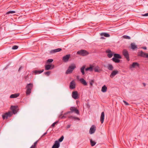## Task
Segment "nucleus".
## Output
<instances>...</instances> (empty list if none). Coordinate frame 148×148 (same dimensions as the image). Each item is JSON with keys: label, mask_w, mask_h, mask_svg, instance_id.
<instances>
[{"label": "nucleus", "mask_w": 148, "mask_h": 148, "mask_svg": "<svg viewBox=\"0 0 148 148\" xmlns=\"http://www.w3.org/2000/svg\"><path fill=\"white\" fill-rule=\"evenodd\" d=\"M107 88L106 85H104L102 87L101 91L103 92H106L107 90Z\"/></svg>", "instance_id": "obj_27"}, {"label": "nucleus", "mask_w": 148, "mask_h": 148, "mask_svg": "<svg viewBox=\"0 0 148 148\" xmlns=\"http://www.w3.org/2000/svg\"><path fill=\"white\" fill-rule=\"evenodd\" d=\"M72 97L74 99H77L79 98L78 92L76 91H74L72 92Z\"/></svg>", "instance_id": "obj_9"}, {"label": "nucleus", "mask_w": 148, "mask_h": 148, "mask_svg": "<svg viewBox=\"0 0 148 148\" xmlns=\"http://www.w3.org/2000/svg\"><path fill=\"white\" fill-rule=\"evenodd\" d=\"M47 132H46L44 133L43 135H42V136L41 137H42L43 136H45L46 134H47Z\"/></svg>", "instance_id": "obj_49"}, {"label": "nucleus", "mask_w": 148, "mask_h": 148, "mask_svg": "<svg viewBox=\"0 0 148 148\" xmlns=\"http://www.w3.org/2000/svg\"><path fill=\"white\" fill-rule=\"evenodd\" d=\"M44 71V69H42L40 70H34L33 71V72L35 75H36L41 73L43 72Z\"/></svg>", "instance_id": "obj_23"}, {"label": "nucleus", "mask_w": 148, "mask_h": 148, "mask_svg": "<svg viewBox=\"0 0 148 148\" xmlns=\"http://www.w3.org/2000/svg\"><path fill=\"white\" fill-rule=\"evenodd\" d=\"M94 83V81L93 80H92L90 82V84L91 86H92L93 85V83Z\"/></svg>", "instance_id": "obj_40"}, {"label": "nucleus", "mask_w": 148, "mask_h": 148, "mask_svg": "<svg viewBox=\"0 0 148 148\" xmlns=\"http://www.w3.org/2000/svg\"><path fill=\"white\" fill-rule=\"evenodd\" d=\"M24 78L25 79H27L28 78V75H27L25 76Z\"/></svg>", "instance_id": "obj_45"}, {"label": "nucleus", "mask_w": 148, "mask_h": 148, "mask_svg": "<svg viewBox=\"0 0 148 148\" xmlns=\"http://www.w3.org/2000/svg\"><path fill=\"white\" fill-rule=\"evenodd\" d=\"M113 56L114 57L112 58V60L115 63L120 62V60L119 59L121 58V55L119 54L114 53Z\"/></svg>", "instance_id": "obj_2"}, {"label": "nucleus", "mask_w": 148, "mask_h": 148, "mask_svg": "<svg viewBox=\"0 0 148 148\" xmlns=\"http://www.w3.org/2000/svg\"><path fill=\"white\" fill-rule=\"evenodd\" d=\"M100 35L102 36H104L106 37H108L110 36V35L109 34L105 32H103L101 33Z\"/></svg>", "instance_id": "obj_25"}, {"label": "nucleus", "mask_w": 148, "mask_h": 148, "mask_svg": "<svg viewBox=\"0 0 148 148\" xmlns=\"http://www.w3.org/2000/svg\"><path fill=\"white\" fill-rule=\"evenodd\" d=\"M36 146H35L34 145H32L30 148H35Z\"/></svg>", "instance_id": "obj_47"}, {"label": "nucleus", "mask_w": 148, "mask_h": 148, "mask_svg": "<svg viewBox=\"0 0 148 148\" xmlns=\"http://www.w3.org/2000/svg\"><path fill=\"white\" fill-rule=\"evenodd\" d=\"M142 15L143 16H148V13H146L145 14H142Z\"/></svg>", "instance_id": "obj_43"}, {"label": "nucleus", "mask_w": 148, "mask_h": 148, "mask_svg": "<svg viewBox=\"0 0 148 148\" xmlns=\"http://www.w3.org/2000/svg\"><path fill=\"white\" fill-rule=\"evenodd\" d=\"M51 73L50 71H48L44 73V74L47 76H49V75Z\"/></svg>", "instance_id": "obj_38"}, {"label": "nucleus", "mask_w": 148, "mask_h": 148, "mask_svg": "<svg viewBox=\"0 0 148 148\" xmlns=\"http://www.w3.org/2000/svg\"><path fill=\"white\" fill-rule=\"evenodd\" d=\"M15 12H16L15 11H9L7 12L6 13V14H10L14 13Z\"/></svg>", "instance_id": "obj_33"}, {"label": "nucleus", "mask_w": 148, "mask_h": 148, "mask_svg": "<svg viewBox=\"0 0 148 148\" xmlns=\"http://www.w3.org/2000/svg\"><path fill=\"white\" fill-rule=\"evenodd\" d=\"M18 48V46L17 45H14L12 47V49L13 50L17 49Z\"/></svg>", "instance_id": "obj_39"}, {"label": "nucleus", "mask_w": 148, "mask_h": 148, "mask_svg": "<svg viewBox=\"0 0 148 148\" xmlns=\"http://www.w3.org/2000/svg\"><path fill=\"white\" fill-rule=\"evenodd\" d=\"M99 67L98 66H96L94 68V70L95 72L99 73L101 70L99 69Z\"/></svg>", "instance_id": "obj_30"}, {"label": "nucleus", "mask_w": 148, "mask_h": 148, "mask_svg": "<svg viewBox=\"0 0 148 148\" xmlns=\"http://www.w3.org/2000/svg\"><path fill=\"white\" fill-rule=\"evenodd\" d=\"M131 49L133 50H135L137 48V45H136L134 43H132L131 44Z\"/></svg>", "instance_id": "obj_21"}, {"label": "nucleus", "mask_w": 148, "mask_h": 148, "mask_svg": "<svg viewBox=\"0 0 148 148\" xmlns=\"http://www.w3.org/2000/svg\"><path fill=\"white\" fill-rule=\"evenodd\" d=\"M138 56L148 59V53L144 52L142 51L138 53Z\"/></svg>", "instance_id": "obj_7"}, {"label": "nucleus", "mask_w": 148, "mask_h": 148, "mask_svg": "<svg viewBox=\"0 0 148 148\" xmlns=\"http://www.w3.org/2000/svg\"><path fill=\"white\" fill-rule=\"evenodd\" d=\"M119 71L117 70H115L113 71L110 75V77L111 78H113L116 75L118 74Z\"/></svg>", "instance_id": "obj_14"}, {"label": "nucleus", "mask_w": 148, "mask_h": 148, "mask_svg": "<svg viewBox=\"0 0 148 148\" xmlns=\"http://www.w3.org/2000/svg\"><path fill=\"white\" fill-rule=\"evenodd\" d=\"M90 143L91 145L92 146H94L96 144V142H95V141L92 140L91 139L90 140Z\"/></svg>", "instance_id": "obj_32"}, {"label": "nucleus", "mask_w": 148, "mask_h": 148, "mask_svg": "<svg viewBox=\"0 0 148 148\" xmlns=\"http://www.w3.org/2000/svg\"><path fill=\"white\" fill-rule=\"evenodd\" d=\"M101 39H104V37H101Z\"/></svg>", "instance_id": "obj_52"}, {"label": "nucleus", "mask_w": 148, "mask_h": 148, "mask_svg": "<svg viewBox=\"0 0 148 148\" xmlns=\"http://www.w3.org/2000/svg\"><path fill=\"white\" fill-rule=\"evenodd\" d=\"M79 81L82 84L84 85V86H86L87 85V83L85 80L84 79L82 78L79 79Z\"/></svg>", "instance_id": "obj_24"}, {"label": "nucleus", "mask_w": 148, "mask_h": 148, "mask_svg": "<svg viewBox=\"0 0 148 148\" xmlns=\"http://www.w3.org/2000/svg\"><path fill=\"white\" fill-rule=\"evenodd\" d=\"M70 110H71V113L72 112H74L77 114H79V111L75 107H71L70 108Z\"/></svg>", "instance_id": "obj_12"}, {"label": "nucleus", "mask_w": 148, "mask_h": 148, "mask_svg": "<svg viewBox=\"0 0 148 148\" xmlns=\"http://www.w3.org/2000/svg\"><path fill=\"white\" fill-rule=\"evenodd\" d=\"M107 69L110 71H112L114 67L112 64H109L107 66Z\"/></svg>", "instance_id": "obj_26"}, {"label": "nucleus", "mask_w": 148, "mask_h": 148, "mask_svg": "<svg viewBox=\"0 0 148 148\" xmlns=\"http://www.w3.org/2000/svg\"><path fill=\"white\" fill-rule=\"evenodd\" d=\"M64 138V137L63 136H62L61 137L58 139V141L59 142H62Z\"/></svg>", "instance_id": "obj_34"}, {"label": "nucleus", "mask_w": 148, "mask_h": 148, "mask_svg": "<svg viewBox=\"0 0 148 148\" xmlns=\"http://www.w3.org/2000/svg\"><path fill=\"white\" fill-rule=\"evenodd\" d=\"M77 54L82 56H84L87 55L89 54L88 52L85 50L82 49L78 51Z\"/></svg>", "instance_id": "obj_5"}, {"label": "nucleus", "mask_w": 148, "mask_h": 148, "mask_svg": "<svg viewBox=\"0 0 148 148\" xmlns=\"http://www.w3.org/2000/svg\"><path fill=\"white\" fill-rule=\"evenodd\" d=\"M59 121H56V122H55L54 123H53L51 125V126L52 127H54L55 126V125L56 124H57L58 123Z\"/></svg>", "instance_id": "obj_36"}, {"label": "nucleus", "mask_w": 148, "mask_h": 148, "mask_svg": "<svg viewBox=\"0 0 148 148\" xmlns=\"http://www.w3.org/2000/svg\"><path fill=\"white\" fill-rule=\"evenodd\" d=\"M71 125H67L66 128L67 129L71 127Z\"/></svg>", "instance_id": "obj_46"}, {"label": "nucleus", "mask_w": 148, "mask_h": 148, "mask_svg": "<svg viewBox=\"0 0 148 148\" xmlns=\"http://www.w3.org/2000/svg\"><path fill=\"white\" fill-rule=\"evenodd\" d=\"M139 64L137 62H134L132 63V65H130V68H134L136 66L139 67Z\"/></svg>", "instance_id": "obj_19"}, {"label": "nucleus", "mask_w": 148, "mask_h": 148, "mask_svg": "<svg viewBox=\"0 0 148 148\" xmlns=\"http://www.w3.org/2000/svg\"><path fill=\"white\" fill-rule=\"evenodd\" d=\"M62 114H60L59 116V118H60V119H61V117L62 116Z\"/></svg>", "instance_id": "obj_50"}, {"label": "nucleus", "mask_w": 148, "mask_h": 148, "mask_svg": "<svg viewBox=\"0 0 148 148\" xmlns=\"http://www.w3.org/2000/svg\"><path fill=\"white\" fill-rule=\"evenodd\" d=\"M38 141L37 140V141H36V142H35L34 143V145L35 146H36V145H37Z\"/></svg>", "instance_id": "obj_44"}, {"label": "nucleus", "mask_w": 148, "mask_h": 148, "mask_svg": "<svg viewBox=\"0 0 148 148\" xmlns=\"http://www.w3.org/2000/svg\"><path fill=\"white\" fill-rule=\"evenodd\" d=\"M96 130V127L94 125H92L90 128L89 130V133L90 134L94 133Z\"/></svg>", "instance_id": "obj_13"}, {"label": "nucleus", "mask_w": 148, "mask_h": 148, "mask_svg": "<svg viewBox=\"0 0 148 148\" xmlns=\"http://www.w3.org/2000/svg\"><path fill=\"white\" fill-rule=\"evenodd\" d=\"M76 67V66L74 64L68 67V69L66 70V73L68 74L71 73Z\"/></svg>", "instance_id": "obj_4"}, {"label": "nucleus", "mask_w": 148, "mask_h": 148, "mask_svg": "<svg viewBox=\"0 0 148 148\" xmlns=\"http://www.w3.org/2000/svg\"><path fill=\"white\" fill-rule=\"evenodd\" d=\"M104 113L103 112L101 113L100 117V121L101 123H103V122L104 119Z\"/></svg>", "instance_id": "obj_20"}, {"label": "nucleus", "mask_w": 148, "mask_h": 148, "mask_svg": "<svg viewBox=\"0 0 148 148\" xmlns=\"http://www.w3.org/2000/svg\"><path fill=\"white\" fill-rule=\"evenodd\" d=\"M142 48L143 49H145V50H146L147 49V47H142Z\"/></svg>", "instance_id": "obj_48"}, {"label": "nucleus", "mask_w": 148, "mask_h": 148, "mask_svg": "<svg viewBox=\"0 0 148 148\" xmlns=\"http://www.w3.org/2000/svg\"><path fill=\"white\" fill-rule=\"evenodd\" d=\"M77 78L78 79L79 78V76H77Z\"/></svg>", "instance_id": "obj_53"}, {"label": "nucleus", "mask_w": 148, "mask_h": 148, "mask_svg": "<svg viewBox=\"0 0 148 148\" xmlns=\"http://www.w3.org/2000/svg\"><path fill=\"white\" fill-rule=\"evenodd\" d=\"M33 87V84L32 83H29L27 84L26 86V88L27 89L26 91V94L27 95H30L31 93L32 89Z\"/></svg>", "instance_id": "obj_3"}, {"label": "nucleus", "mask_w": 148, "mask_h": 148, "mask_svg": "<svg viewBox=\"0 0 148 148\" xmlns=\"http://www.w3.org/2000/svg\"><path fill=\"white\" fill-rule=\"evenodd\" d=\"M53 61V59H49L47 60V63L48 64H49L51 63Z\"/></svg>", "instance_id": "obj_35"}, {"label": "nucleus", "mask_w": 148, "mask_h": 148, "mask_svg": "<svg viewBox=\"0 0 148 148\" xmlns=\"http://www.w3.org/2000/svg\"><path fill=\"white\" fill-rule=\"evenodd\" d=\"M20 95L19 93H16L14 94H12L10 96V98H14L17 97Z\"/></svg>", "instance_id": "obj_22"}, {"label": "nucleus", "mask_w": 148, "mask_h": 148, "mask_svg": "<svg viewBox=\"0 0 148 148\" xmlns=\"http://www.w3.org/2000/svg\"><path fill=\"white\" fill-rule=\"evenodd\" d=\"M71 111H68V112H67L66 113H64L63 115L61 117V119H64L66 117V115L67 114L71 113Z\"/></svg>", "instance_id": "obj_28"}, {"label": "nucleus", "mask_w": 148, "mask_h": 148, "mask_svg": "<svg viewBox=\"0 0 148 148\" xmlns=\"http://www.w3.org/2000/svg\"><path fill=\"white\" fill-rule=\"evenodd\" d=\"M123 37L124 38L128 39H130L131 38L129 36L127 35H124L123 36Z\"/></svg>", "instance_id": "obj_37"}, {"label": "nucleus", "mask_w": 148, "mask_h": 148, "mask_svg": "<svg viewBox=\"0 0 148 148\" xmlns=\"http://www.w3.org/2000/svg\"><path fill=\"white\" fill-rule=\"evenodd\" d=\"M123 54L124 57L128 61H130L129 55L128 51L126 49L123 50L122 52Z\"/></svg>", "instance_id": "obj_6"}, {"label": "nucleus", "mask_w": 148, "mask_h": 148, "mask_svg": "<svg viewBox=\"0 0 148 148\" xmlns=\"http://www.w3.org/2000/svg\"><path fill=\"white\" fill-rule=\"evenodd\" d=\"M123 102L126 105L128 106V105H129V104L126 101H125L124 100H123Z\"/></svg>", "instance_id": "obj_42"}, {"label": "nucleus", "mask_w": 148, "mask_h": 148, "mask_svg": "<svg viewBox=\"0 0 148 148\" xmlns=\"http://www.w3.org/2000/svg\"><path fill=\"white\" fill-rule=\"evenodd\" d=\"M54 67V65L52 64H48L45 66V70H49L53 69Z\"/></svg>", "instance_id": "obj_8"}, {"label": "nucleus", "mask_w": 148, "mask_h": 148, "mask_svg": "<svg viewBox=\"0 0 148 148\" xmlns=\"http://www.w3.org/2000/svg\"><path fill=\"white\" fill-rule=\"evenodd\" d=\"M23 67L22 66H20V67L19 68V69H18V72H20L21 71V70L22 69H23Z\"/></svg>", "instance_id": "obj_41"}, {"label": "nucleus", "mask_w": 148, "mask_h": 148, "mask_svg": "<svg viewBox=\"0 0 148 148\" xmlns=\"http://www.w3.org/2000/svg\"><path fill=\"white\" fill-rule=\"evenodd\" d=\"M94 66L92 65H90L89 67L86 68L85 69L86 71H89L91 72L93 71Z\"/></svg>", "instance_id": "obj_18"}, {"label": "nucleus", "mask_w": 148, "mask_h": 148, "mask_svg": "<svg viewBox=\"0 0 148 148\" xmlns=\"http://www.w3.org/2000/svg\"><path fill=\"white\" fill-rule=\"evenodd\" d=\"M85 68V66L84 65L82 66L80 69V71L82 73V74L83 75H84L85 74L84 69Z\"/></svg>", "instance_id": "obj_29"}, {"label": "nucleus", "mask_w": 148, "mask_h": 148, "mask_svg": "<svg viewBox=\"0 0 148 148\" xmlns=\"http://www.w3.org/2000/svg\"><path fill=\"white\" fill-rule=\"evenodd\" d=\"M60 146V144L59 141H58V140H56L53 145L52 148H58Z\"/></svg>", "instance_id": "obj_15"}, {"label": "nucleus", "mask_w": 148, "mask_h": 148, "mask_svg": "<svg viewBox=\"0 0 148 148\" xmlns=\"http://www.w3.org/2000/svg\"><path fill=\"white\" fill-rule=\"evenodd\" d=\"M71 57V55L70 54H67L65 56H64L62 57V60L63 62H67L69 58Z\"/></svg>", "instance_id": "obj_11"}, {"label": "nucleus", "mask_w": 148, "mask_h": 148, "mask_svg": "<svg viewBox=\"0 0 148 148\" xmlns=\"http://www.w3.org/2000/svg\"><path fill=\"white\" fill-rule=\"evenodd\" d=\"M18 107L17 106H12L11 107L10 109L12 111V112H6L2 115V118L3 119H7L8 117H11L12 116L13 114H15L18 111L17 108Z\"/></svg>", "instance_id": "obj_1"}, {"label": "nucleus", "mask_w": 148, "mask_h": 148, "mask_svg": "<svg viewBox=\"0 0 148 148\" xmlns=\"http://www.w3.org/2000/svg\"><path fill=\"white\" fill-rule=\"evenodd\" d=\"M143 85L144 86H145H145L146 84L145 83H143Z\"/></svg>", "instance_id": "obj_51"}, {"label": "nucleus", "mask_w": 148, "mask_h": 148, "mask_svg": "<svg viewBox=\"0 0 148 148\" xmlns=\"http://www.w3.org/2000/svg\"><path fill=\"white\" fill-rule=\"evenodd\" d=\"M75 84L74 80L72 81L70 83L69 88L71 89H73L75 88Z\"/></svg>", "instance_id": "obj_17"}, {"label": "nucleus", "mask_w": 148, "mask_h": 148, "mask_svg": "<svg viewBox=\"0 0 148 148\" xmlns=\"http://www.w3.org/2000/svg\"><path fill=\"white\" fill-rule=\"evenodd\" d=\"M62 49L59 48L57 49L51 50L50 51V53L51 54H53L57 52L60 51H62Z\"/></svg>", "instance_id": "obj_16"}, {"label": "nucleus", "mask_w": 148, "mask_h": 148, "mask_svg": "<svg viewBox=\"0 0 148 148\" xmlns=\"http://www.w3.org/2000/svg\"><path fill=\"white\" fill-rule=\"evenodd\" d=\"M68 118L69 119H74L77 120H80V119L78 117L73 116H68Z\"/></svg>", "instance_id": "obj_31"}, {"label": "nucleus", "mask_w": 148, "mask_h": 148, "mask_svg": "<svg viewBox=\"0 0 148 148\" xmlns=\"http://www.w3.org/2000/svg\"><path fill=\"white\" fill-rule=\"evenodd\" d=\"M106 52L107 53V56L109 58H111L114 55V52H112L111 51V50L109 49H108L107 50Z\"/></svg>", "instance_id": "obj_10"}]
</instances>
